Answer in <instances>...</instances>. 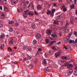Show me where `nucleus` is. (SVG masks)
Listing matches in <instances>:
<instances>
[{
    "mask_svg": "<svg viewBox=\"0 0 77 77\" xmlns=\"http://www.w3.org/2000/svg\"><path fill=\"white\" fill-rule=\"evenodd\" d=\"M69 37L67 36V38L64 37L63 38V40L65 43H68V41H69Z\"/></svg>",
    "mask_w": 77,
    "mask_h": 77,
    "instance_id": "f257e3e1",
    "label": "nucleus"
},
{
    "mask_svg": "<svg viewBox=\"0 0 77 77\" xmlns=\"http://www.w3.org/2000/svg\"><path fill=\"white\" fill-rule=\"evenodd\" d=\"M72 70L70 69L68 70L67 72V74L68 75H71V74L72 73Z\"/></svg>",
    "mask_w": 77,
    "mask_h": 77,
    "instance_id": "f03ea898",
    "label": "nucleus"
},
{
    "mask_svg": "<svg viewBox=\"0 0 77 77\" xmlns=\"http://www.w3.org/2000/svg\"><path fill=\"white\" fill-rule=\"evenodd\" d=\"M28 11H25L23 14V16L24 17V18H26L27 17V15H28Z\"/></svg>",
    "mask_w": 77,
    "mask_h": 77,
    "instance_id": "7ed1b4c3",
    "label": "nucleus"
},
{
    "mask_svg": "<svg viewBox=\"0 0 77 77\" xmlns=\"http://www.w3.org/2000/svg\"><path fill=\"white\" fill-rule=\"evenodd\" d=\"M18 0H12L11 2V4L13 5H15L18 3Z\"/></svg>",
    "mask_w": 77,
    "mask_h": 77,
    "instance_id": "20e7f679",
    "label": "nucleus"
},
{
    "mask_svg": "<svg viewBox=\"0 0 77 77\" xmlns=\"http://www.w3.org/2000/svg\"><path fill=\"white\" fill-rule=\"evenodd\" d=\"M0 17L2 18H5V14L2 12H1L0 13Z\"/></svg>",
    "mask_w": 77,
    "mask_h": 77,
    "instance_id": "39448f33",
    "label": "nucleus"
},
{
    "mask_svg": "<svg viewBox=\"0 0 77 77\" xmlns=\"http://www.w3.org/2000/svg\"><path fill=\"white\" fill-rule=\"evenodd\" d=\"M60 55V52H58L56 53L55 54V57H59Z\"/></svg>",
    "mask_w": 77,
    "mask_h": 77,
    "instance_id": "423d86ee",
    "label": "nucleus"
},
{
    "mask_svg": "<svg viewBox=\"0 0 77 77\" xmlns=\"http://www.w3.org/2000/svg\"><path fill=\"white\" fill-rule=\"evenodd\" d=\"M64 29L65 30L64 33H68V32L69 31L68 30H69V28H67V27H65L64 28Z\"/></svg>",
    "mask_w": 77,
    "mask_h": 77,
    "instance_id": "0eeeda50",
    "label": "nucleus"
},
{
    "mask_svg": "<svg viewBox=\"0 0 77 77\" xmlns=\"http://www.w3.org/2000/svg\"><path fill=\"white\" fill-rule=\"evenodd\" d=\"M28 14L29 15H31L32 16L33 15V14H34V13H33V11H28Z\"/></svg>",
    "mask_w": 77,
    "mask_h": 77,
    "instance_id": "6e6552de",
    "label": "nucleus"
},
{
    "mask_svg": "<svg viewBox=\"0 0 77 77\" xmlns=\"http://www.w3.org/2000/svg\"><path fill=\"white\" fill-rule=\"evenodd\" d=\"M52 36L53 37V38H57V34L55 33H53L52 34Z\"/></svg>",
    "mask_w": 77,
    "mask_h": 77,
    "instance_id": "1a4fd4ad",
    "label": "nucleus"
},
{
    "mask_svg": "<svg viewBox=\"0 0 77 77\" xmlns=\"http://www.w3.org/2000/svg\"><path fill=\"white\" fill-rule=\"evenodd\" d=\"M69 42L70 44H74L75 43V41L74 40H71L70 39L69 41Z\"/></svg>",
    "mask_w": 77,
    "mask_h": 77,
    "instance_id": "9d476101",
    "label": "nucleus"
},
{
    "mask_svg": "<svg viewBox=\"0 0 77 77\" xmlns=\"http://www.w3.org/2000/svg\"><path fill=\"white\" fill-rule=\"evenodd\" d=\"M70 21L72 24H74V19L73 18H70Z\"/></svg>",
    "mask_w": 77,
    "mask_h": 77,
    "instance_id": "9b49d317",
    "label": "nucleus"
},
{
    "mask_svg": "<svg viewBox=\"0 0 77 77\" xmlns=\"http://www.w3.org/2000/svg\"><path fill=\"white\" fill-rule=\"evenodd\" d=\"M42 64L43 65H47V61L45 60V59L43 60Z\"/></svg>",
    "mask_w": 77,
    "mask_h": 77,
    "instance_id": "f8f14e48",
    "label": "nucleus"
},
{
    "mask_svg": "<svg viewBox=\"0 0 77 77\" xmlns=\"http://www.w3.org/2000/svg\"><path fill=\"white\" fill-rule=\"evenodd\" d=\"M51 30H48L47 31V33L48 35H51Z\"/></svg>",
    "mask_w": 77,
    "mask_h": 77,
    "instance_id": "ddd939ff",
    "label": "nucleus"
},
{
    "mask_svg": "<svg viewBox=\"0 0 77 77\" xmlns=\"http://www.w3.org/2000/svg\"><path fill=\"white\" fill-rule=\"evenodd\" d=\"M72 66V64H69L67 65V68H70Z\"/></svg>",
    "mask_w": 77,
    "mask_h": 77,
    "instance_id": "4468645a",
    "label": "nucleus"
},
{
    "mask_svg": "<svg viewBox=\"0 0 77 77\" xmlns=\"http://www.w3.org/2000/svg\"><path fill=\"white\" fill-rule=\"evenodd\" d=\"M62 9H63V11H64V12H66V8H65V7L64 5L62 6Z\"/></svg>",
    "mask_w": 77,
    "mask_h": 77,
    "instance_id": "2eb2a0df",
    "label": "nucleus"
},
{
    "mask_svg": "<svg viewBox=\"0 0 77 77\" xmlns=\"http://www.w3.org/2000/svg\"><path fill=\"white\" fill-rule=\"evenodd\" d=\"M4 11H5L6 12H8L9 11V9L6 7H4Z\"/></svg>",
    "mask_w": 77,
    "mask_h": 77,
    "instance_id": "dca6fc26",
    "label": "nucleus"
},
{
    "mask_svg": "<svg viewBox=\"0 0 77 77\" xmlns=\"http://www.w3.org/2000/svg\"><path fill=\"white\" fill-rule=\"evenodd\" d=\"M67 49L69 50V51H71V47L70 46V45H67Z\"/></svg>",
    "mask_w": 77,
    "mask_h": 77,
    "instance_id": "f3484780",
    "label": "nucleus"
},
{
    "mask_svg": "<svg viewBox=\"0 0 77 77\" xmlns=\"http://www.w3.org/2000/svg\"><path fill=\"white\" fill-rule=\"evenodd\" d=\"M42 8V6L41 5H38L37 7V9H41V8Z\"/></svg>",
    "mask_w": 77,
    "mask_h": 77,
    "instance_id": "a211bd4d",
    "label": "nucleus"
},
{
    "mask_svg": "<svg viewBox=\"0 0 77 77\" xmlns=\"http://www.w3.org/2000/svg\"><path fill=\"white\" fill-rule=\"evenodd\" d=\"M66 24L65 25V27H67L69 25V21L68 20L66 21Z\"/></svg>",
    "mask_w": 77,
    "mask_h": 77,
    "instance_id": "6ab92c4d",
    "label": "nucleus"
},
{
    "mask_svg": "<svg viewBox=\"0 0 77 77\" xmlns=\"http://www.w3.org/2000/svg\"><path fill=\"white\" fill-rule=\"evenodd\" d=\"M41 36V34H38L36 35V38L38 39V38H40Z\"/></svg>",
    "mask_w": 77,
    "mask_h": 77,
    "instance_id": "aec40b11",
    "label": "nucleus"
},
{
    "mask_svg": "<svg viewBox=\"0 0 77 77\" xmlns=\"http://www.w3.org/2000/svg\"><path fill=\"white\" fill-rule=\"evenodd\" d=\"M29 7H31L32 9H34V7H33V5L32 4H30L29 6Z\"/></svg>",
    "mask_w": 77,
    "mask_h": 77,
    "instance_id": "412c9836",
    "label": "nucleus"
},
{
    "mask_svg": "<svg viewBox=\"0 0 77 77\" xmlns=\"http://www.w3.org/2000/svg\"><path fill=\"white\" fill-rule=\"evenodd\" d=\"M0 37L3 40V38H5V34H2Z\"/></svg>",
    "mask_w": 77,
    "mask_h": 77,
    "instance_id": "4be33fe9",
    "label": "nucleus"
},
{
    "mask_svg": "<svg viewBox=\"0 0 77 77\" xmlns=\"http://www.w3.org/2000/svg\"><path fill=\"white\" fill-rule=\"evenodd\" d=\"M47 71L48 72H51V68L50 67H47Z\"/></svg>",
    "mask_w": 77,
    "mask_h": 77,
    "instance_id": "5701e85b",
    "label": "nucleus"
},
{
    "mask_svg": "<svg viewBox=\"0 0 77 77\" xmlns=\"http://www.w3.org/2000/svg\"><path fill=\"white\" fill-rule=\"evenodd\" d=\"M49 53L51 55H52V54H54V52L53 51L51 50H50L49 51Z\"/></svg>",
    "mask_w": 77,
    "mask_h": 77,
    "instance_id": "b1692460",
    "label": "nucleus"
},
{
    "mask_svg": "<svg viewBox=\"0 0 77 77\" xmlns=\"http://www.w3.org/2000/svg\"><path fill=\"white\" fill-rule=\"evenodd\" d=\"M37 43V41H36V40H33L32 42V44L34 45H35V44H36Z\"/></svg>",
    "mask_w": 77,
    "mask_h": 77,
    "instance_id": "393cba45",
    "label": "nucleus"
},
{
    "mask_svg": "<svg viewBox=\"0 0 77 77\" xmlns=\"http://www.w3.org/2000/svg\"><path fill=\"white\" fill-rule=\"evenodd\" d=\"M31 27L32 29H35V24L34 23H32Z\"/></svg>",
    "mask_w": 77,
    "mask_h": 77,
    "instance_id": "a878e982",
    "label": "nucleus"
},
{
    "mask_svg": "<svg viewBox=\"0 0 77 77\" xmlns=\"http://www.w3.org/2000/svg\"><path fill=\"white\" fill-rule=\"evenodd\" d=\"M72 31H71V32L69 34V35L67 36H69V39H70V37H71V35H72Z\"/></svg>",
    "mask_w": 77,
    "mask_h": 77,
    "instance_id": "bb28decb",
    "label": "nucleus"
},
{
    "mask_svg": "<svg viewBox=\"0 0 77 77\" xmlns=\"http://www.w3.org/2000/svg\"><path fill=\"white\" fill-rule=\"evenodd\" d=\"M47 13L48 15H50L51 14V11L48 10L47 11Z\"/></svg>",
    "mask_w": 77,
    "mask_h": 77,
    "instance_id": "cd10ccee",
    "label": "nucleus"
},
{
    "mask_svg": "<svg viewBox=\"0 0 77 77\" xmlns=\"http://www.w3.org/2000/svg\"><path fill=\"white\" fill-rule=\"evenodd\" d=\"M14 23V21H11L9 22V24H13Z\"/></svg>",
    "mask_w": 77,
    "mask_h": 77,
    "instance_id": "c85d7f7f",
    "label": "nucleus"
},
{
    "mask_svg": "<svg viewBox=\"0 0 77 77\" xmlns=\"http://www.w3.org/2000/svg\"><path fill=\"white\" fill-rule=\"evenodd\" d=\"M13 43H14V42L12 41V40H10L9 42V44H11V45L13 44Z\"/></svg>",
    "mask_w": 77,
    "mask_h": 77,
    "instance_id": "c756f323",
    "label": "nucleus"
},
{
    "mask_svg": "<svg viewBox=\"0 0 77 77\" xmlns=\"http://www.w3.org/2000/svg\"><path fill=\"white\" fill-rule=\"evenodd\" d=\"M27 46H26V45H24L23 46V50H26V48H27Z\"/></svg>",
    "mask_w": 77,
    "mask_h": 77,
    "instance_id": "7c9ffc66",
    "label": "nucleus"
},
{
    "mask_svg": "<svg viewBox=\"0 0 77 77\" xmlns=\"http://www.w3.org/2000/svg\"><path fill=\"white\" fill-rule=\"evenodd\" d=\"M74 74L75 75H77V70H76L75 71H74Z\"/></svg>",
    "mask_w": 77,
    "mask_h": 77,
    "instance_id": "2f4dec72",
    "label": "nucleus"
},
{
    "mask_svg": "<svg viewBox=\"0 0 77 77\" xmlns=\"http://www.w3.org/2000/svg\"><path fill=\"white\" fill-rule=\"evenodd\" d=\"M54 24H59V22L57 21H56V20H55L54 22Z\"/></svg>",
    "mask_w": 77,
    "mask_h": 77,
    "instance_id": "473e14b6",
    "label": "nucleus"
},
{
    "mask_svg": "<svg viewBox=\"0 0 77 77\" xmlns=\"http://www.w3.org/2000/svg\"><path fill=\"white\" fill-rule=\"evenodd\" d=\"M33 65L32 64H31L29 66V68L30 69H32V68H33Z\"/></svg>",
    "mask_w": 77,
    "mask_h": 77,
    "instance_id": "72a5a7b5",
    "label": "nucleus"
},
{
    "mask_svg": "<svg viewBox=\"0 0 77 77\" xmlns=\"http://www.w3.org/2000/svg\"><path fill=\"white\" fill-rule=\"evenodd\" d=\"M8 51H10L11 52V51H12V48H11L9 47L8 48Z\"/></svg>",
    "mask_w": 77,
    "mask_h": 77,
    "instance_id": "f704fd0d",
    "label": "nucleus"
},
{
    "mask_svg": "<svg viewBox=\"0 0 77 77\" xmlns=\"http://www.w3.org/2000/svg\"><path fill=\"white\" fill-rule=\"evenodd\" d=\"M27 58L28 60H30V59H32V57L28 56L27 57Z\"/></svg>",
    "mask_w": 77,
    "mask_h": 77,
    "instance_id": "c9c22d12",
    "label": "nucleus"
},
{
    "mask_svg": "<svg viewBox=\"0 0 77 77\" xmlns=\"http://www.w3.org/2000/svg\"><path fill=\"white\" fill-rule=\"evenodd\" d=\"M5 48V45L4 44L2 45L1 46V49H3V48Z\"/></svg>",
    "mask_w": 77,
    "mask_h": 77,
    "instance_id": "e433bc0d",
    "label": "nucleus"
},
{
    "mask_svg": "<svg viewBox=\"0 0 77 77\" xmlns=\"http://www.w3.org/2000/svg\"><path fill=\"white\" fill-rule=\"evenodd\" d=\"M11 53H10L11 55L12 56V55H13V54L15 53V52L14 51H11Z\"/></svg>",
    "mask_w": 77,
    "mask_h": 77,
    "instance_id": "4c0bfd02",
    "label": "nucleus"
},
{
    "mask_svg": "<svg viewBox=\"0 0 77 77\" xmlns=\"http://www.w3.org/2000/svg\"><path fill=\"white\" fill-rule=\"evenodd\" d=\"M52 49H53L54 50H57V49H56L55 46H53L52 47Z\"/></svg>",
    "mask_w": 77,
    "mask_h": 77,
    "instance_id": "58836bf2",
    "label": "nucleus"
},
{
    "mask_svg": "<svg viewBox=\"0 0 77 77\" xmlns=\"http://www.w3.org/2000/svg\"><path fill=\"white\" fill-rule=\"evenodd\" d=\"M74 33L73 34V35H75V36H76V37H77V33L76 32H75V31H74Z\"/></svg>",
    "mask_w": 77,
    "mask_h": 77,
    "instance_id": "ea45409f",
    "label": "nucleus"
},
{
    "mask_svg": "<svg viewBox=\"0 0 77 77\" xmlns=\"http://www.w3.org/2000/svg\"><path fill=\"white\" fill-rule=\"evenodd\" d=\"M51 27L52 28V29H54V28H55V26L53 25H52L51 26Z\"/></svg>",
    "mask_w": 77,
    "mask_h": 77,
    "instance_id": "a19ab883",
    "label": "nucleus"
},
{
    "mask_svg": "<svg viewBox=\"0 0 77 77\" xmlns=\"http://www.w3.org/2000/svg\"><path fill=\"white\" fill-rule=\"evenodd\" d=\"M62 58L63 59H67V57H65V56H62Z\"/></svg>",
    "mask_w": 77,
    "mask_h": 77,
    "instance_id": "79ce46f5",
    "label": "nucleus"
},
{
    "mask_svg": "<svg viewBox=\"0 0 77 77\" xmlns=\"http://www.w3.org/2000/svg\"><path fill=\"white\" fill-rule=\"evenodd\" d=\"M26 55H25V54H22L21 55V57H24Z\"/></svg>",
    "mask_w": 77,
    "mask_h": 77,
    "instance_id": "37998d69",
    "label": "nucleus"
},
{
    "mask_svg": "<svg viewBox=\"0 0 77 77\" xmlns=\"http://www.w3.org/2000/svg\"><path fill=\"white\" fill-rule=\"evenodd\" d=\"M19 25V24H18V23H15V27H18V26Z\"/></svg>",
    "mask_w": 77,
    "mask_h": 77,
    "instance_id": "c03bdc74",
    "label": "nucleus"
},
{
    "mask_svg": "<svg viewBox=\"0 0 77 77\" xmlns=\"http://www.w3.org/2000/svg\"><path fill=\"white\" fill-rule=\"evenodd\" d=\"M46 42L47 44H48L49 42V40L48 39H46Z\"/></svg>",
    "mask_w": 77,
    "mask_h": 77,
    "instance_id": "a18cd8bd",
    "label": "nucleus"
},
{
    "mask_svg": "<svg viewBox=\"0 0 77 77\" xmlns=\"http://www.w3.org/2000/svg\"><path fill=\"white\" fill-rule=\"evenodd\" d=\"M13 29H12V28H10L9 29V31L10 32H12L13 31Z\"/></svg>",
    "mask_w": 77,
    "mask_h": 77,
    "instance_id": "49530a36",
    "label": "nucleus"
},
{
    "mask_svg": "<svg viewBox=\"0 0 77 77\" xmlns=\"http://www.w3.org/2000/svg\"><path fill=\"white\" fill-rule=\"evenodd\" d=\"M61 18H62V17L60 15H59L58 16V18L59 19H61Z\"/></svg>",
    "mask_w": 77,
    "mask_h": 77,
    "instance_id": "de8ad7c7",
    "label": "nucleus"
},
{
    "mask_svg": "<svg viewBox=\"0 0 77 77\" xmlns=\"http://www.w3.org/2000/svg\"><path fill=\"white\" fill-rule=\"evenodd\" d=\"M27 49L28 51H32V48H29Z\"/></svg>",
    "mask_w": 77,
    "mask_h": 77,
    "instance_id": "09e8293b",
    "label": "nucleus"
},
{
    "mask_svg": "<svg viewBox=\"0 0 77 77\" xmlns=\"http://www.w3.org/2000/svg\"><path fill=\"white\" fill-rule=\"evenodd\" d=\"M14 64H15V65H17L18 64V61H15L14 62Z\"/></svg>",
    "mask_w": 77,
    "mask_h": 77,
    "instance_id": "8fccbe9b",
    "label": "nucleus"
},
{
    "mask_svg": "<svg viewBox=\"0 0 77 77\" xmlns=\"http://www.w3.org/2000/svg\"><path fill=\"white\" fill-rule=\"evenodd\" d=\"M3 27V25L2 24H0V29Z\"/></svg>",
    "mask_w": 77,
    "mask_h": 77,
    "instance_id": "3c124183",
    "label": "nucleus"
},
{
    "mask_svg": "<svg viewBox=\"0 0 77 77\" xmlns=\"http://www.w3.org/2000/svg\"><path fill=\"white\" fill-rule=\"evenodd\" d=\"M55 12V9H52V13H54Z\"/></svg>",
    "mask_w": 77,
    "mask_h": 77,
    "instance_id": "603ef678",
    "label": "nucleus"
},
{
    "mask_svg": "<svg viewBox=\"0 0 77 77\" xmlns=\"http://www.w3.org/2000/svg\"><path fill=\"white\" fill-rule=\"evenodd\" d=\"M74 7V5H72V6H71V9H73Z\"/></svg>",
    "mask_w": 77,
    "mask_h": 77,
    "instance_id": "864d4df0",
    "label": "nucleus"
},
{
    "mask_svg": "<svg viewBox=\"0 0 77 77\" xmlns=\"http://www.w3.org/2000/svg\"><path fill=\"white\" fill-rule=\"evenodd\" d=\"M27 60H28V59L27 58H24L23 59V60H24V61H27Z\"/></svg>",
    "mask_w": 77,
    "mask_h": 77,
    "instance_id": "5fc2aeb1",
    "label": "nucleus"
},
{
    "mask_svg": "<svg viewBox=\"0 0 77 77\" xmlns=\"http://www.w3.org/2000/svg\"><path fill=\"white\" fill-rule=\"evenodd\" d=\"M35 20L37 21H38V22L40 23V20H39L38 19H35Z\"/></svg>",
    "mask_w": 77,
    "mask_h": 77,
    "instance_id": "6e6d98bb",
    "label": "nucleus"
},
{
    "mask_svg": "<svg viewBox=\"0 0 77 77\" xmlns=\"http://www.w3.org/2000/svg\"><path fill=\"white\" fill-rule=\"evenodd\" d=\"M51 16L52 17H53V16H54V13H51Z\"/></svg>",
    "mask_w": 77,
    "mask_h": 77,
    "instance_id": "4d7b16f0",
    "label": "nucleus"
},
{
    "mask_svg": "<svg viewBox=\"0 0 77 77\" xmlns=\"http://www.w3.org/2000/svg\"><path fill=\"white\" fill-rule=\"evenodd\" d=\"M38 51H42V49L40 48H39L38 49Z\"/></svg>",
    "mask_w": 77,
    "mask_h": 77,
    "instance_id": "13d9d810",
    "label": "nucleus"
},
{
    "mask_svg": "<svg viewBox=\"0 0 77 77\" xmlns=\"http://www.w3.org/2000/svg\"><path fill=\"white\" fill-rule=\"evenodd\" d=\"M61 44V42H59L57 43V45H59V44Z\"/></svg>",
    "mask_w": 77,
    "mask_h": 77,
    "instance_id": "bf43d9fd",
    "label": "nucleus"
},
{
    "mask_svg": "<svg viewBox=\"0 0 77 77\" xmlns=\"http://www.w3.org/2000/svg\"><path fill=\"white\" fill-rule=\"evenodd\" d=\"M64 48H65L66 50H67V47H66V46L65 45L63 46Z\"/></svg>",
    "mask_w": 77,
    "mask_h": 77,
    "instance_id": "052dcab7",
    "label": "nucleus"
},
{
    "mask_svg": "<svg viewBox=\"0 0 77 77\" xmlns=\"http://www.w3.org/2000/svg\"><path fill=\"white\" fill-rule=\"evenodd\" d=\"M53 6H56V7H57V5H56V4L55 3H53Z\"/></svg>",
    "mask_w": 77,
    "mask_h": 77,
    "instance_id": "680f3d73",
    "label": "nucleus"
},
{
    "mask_svg": "<svg viewBox=\"0 0 77 77\" xmlns=\"http://www.w3.org/2000/svg\"><path fill=\"white\" fill-rule=\"evenodd\" d=\"M44 71L45 72H47V71H47V69H45L44 70Z\"/></svg>",
    "mask_w": 77,
    "mask_h": 77,
    "instance_id": "e2e57ef3",
    "label": "nucleus"
},
{
    "mask_svg": "<svg viewBox=\"0 0 77 77\" xmlns=\"http://www.w3.org/2000/svg\"><path fill=\"white\" fill-rule=\"evenodd\" d=\"M46 11L45 10L42 11V14H45Z\"/></svg>",
    "mask_w": 77,
    "mask_h": 77,
    "instance_id": "0e129e2a",
    "label": "nucleus"
},
{
    "mask_svg": "<svg viewBox=\"0 0 77 77\" xmlns=\"http://www.w3.org/2000/svg\"><path fill=\"white\" fill-rule=\"evenodd\" d=\"M35 15H36L38 14V13H37V12H36V11H35Z\"/></svg>",
    "mask_w": 77,
    "mask_h": 77,
    "instance_id": "69168bd1",
    "label": "nucleus"
},
{
    "mask_svg": "<svg viewBox=\"0 0 77 77\" xmlns=\"http://www.w3.org/2000/svg\"><path fill=\"white\" fill-rule=\"evenodd\" d=\"M26 4H29V1H27L26 2Z\"/></svg>",
    "mask_w": 77,
    "mask_h": 77,
    "instance_id": "338daca9",
    "label": "nucleus"
},
{
    "mask_svg": "<svg viewBox=\"0 0 77 77\" xmlns=\"http://www.w3.org/2000/svg\"><path fill=\"white\" fill-rule=\"evenodd\" d=\"M74 2L75 4H76V3H77V0H75L74 1Z\"/></svg>",
    "mask_w": 77,
    "mask_h": 77,
    "instance_id": "774afa93",
    "label": "nucleus"
}]
</instances>
